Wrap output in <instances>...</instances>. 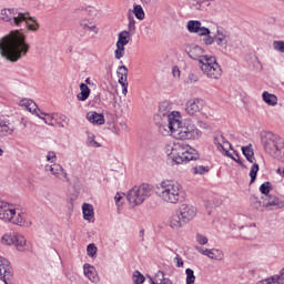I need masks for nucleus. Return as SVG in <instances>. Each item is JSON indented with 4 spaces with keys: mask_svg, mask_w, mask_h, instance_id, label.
<instances>
[{
    "mask_svg": "<svg viewBox=\"0 0 284 284\" xmlns=\"http://www.w3.org/2000/svg\"><path fill=\"white\" fill-rule=\"evenodd\" d=\"M30 51V44L26 43V36L16 31L4 37L0 42V52L7 61L17 63Z\"/></svg>",
    "mask_w": 284,
    "mask_h": 284,
    "instance_id": "nucleus-1",
    "label": "nucleus"
},
{
    "mask_svg": "<svg viewBox=\"0 0 284 284\" xmlns=\"http://www.w3.org/2000/svg\"><path fill=\"white\" fill-rule=\"evenodd\" d=\"M184 52H186L193 61H199L201 70L207 79H221L223 71L221 70L219 62H216V58L203 55L205 50H203L199 44H185Z\"/></svg>",
    "mask_w": 284,
    "mask_h": 284,
    "instance_id": "nucleus-2",
    "label": "nucleus"
},
{
    "mask_svg": "<svg viewBox=\"0 0 284 284\" xmlns=\"http://www.w3.org/2000/svg\"><path fill=\"white\" fill-rule=\"evenodd\" d=\"M165 119L168 121V128L175 139H179L180 141H190L201 136V131L196 129V125L192 124L190 121L182 123L174 112L169 113Z\"/></svg>",
    "mask_w": 284,
    "mask_h": 284,
    "instance_id": "nucleus-3",
    "label": "nucleus"
},
{
    "mask_svg": "<svg viewBox=\"0 0 284 284\" xmlns=\"http://www.w3.org/2000/svg\"><path fill=\"white\" fill-rule=\"evenodd\" d=\"M1 21L10 23V26H17L20 28L21 23H26L28 30L37 32L39 30V23L37 18L30 17V12H21L19 9H2L0 12Z\"/></svg>",
    "mask_w": 284,
    "mask_h": 284,
    "instance_id": "nucleus-4",
    "label": "nucleus"
},
{
    "mask_svg": "<svg viewBox=\"0 0 284 284\" xmlns=\"http://www.w3.org/2000/svg\"><path fill=\"white\" fill-rule=\"evenodd\" d=\"M155 194L159 196V199H161V201L164 203H170L171 205L181 203L185 196L181 184L170 180L162 181L156 187Z\"/></svg>",
    "mask_w": 284,
    "mask_h": 284,
    "instance_id": "nucleus-5",
    "label": "nucleus"
},
{
    "mask_svg": "<svg viewBox=\"0 0 284 284\" xmlns=\"http://www.w3.org/2000/svg\"><path fill=\"white\" fill-rule=\"evenodd\" d=\"M169 159L172 161V165H183V163H190V161H199V151L185 143H174L168 153Z\"/></svg>",
    "mask_w": 284,
    "mask_h": 284,
    "instance_id": "nucleus-6",
    "label": "nucleus"
},
{
    "mask_svg": "<svg viewBox=\"0 0 284 284\" xmlns=\"http://www.w3.org/2000/svg\"><path fill=\"white\" fill-rule=\"evenodd\" d=\"M26 216V211L17 209L14 204L0 200V221H4V223H12L20 227H26V225H28Z\"/></svg>",
    "mask_w": 284,
    "mask_h": 284,
    "instance_id": "nucleus-7",
    "label": "nucleus"
},
{
    "mask_svg": "<svg viewBox=\"0 0 284 284\" xmlns=\"http://www.w3.org/2000/svg\"><path fill=\"white\" fill-rule=\"evenodd\" d=\"M196 216V207L190 204H182L179 211L170 219V227L172 230H179L183 225H187L192 219Z\"/></svg>",
    "mask_w": 284,
    "mask_h": 284,
    "instance_id": "nucleus-8",
    "label": "nucleus"
},
{
    "mask_svg": "<svg viewBox=\"0 0 284 284\" xmlns=\"http://www.w3.org/2000/svg\"><path fill=\"white\" fill-rule=\"evenodd\" d=\"M262 145L266 154L276 159L284 148L283 138L274 134L273 132H264L261 135Z\"/></svg>",
    "mask_w": 284,
    "mask_h": 284,
    "instance_id": "nucleus-9",
    "label": "nucleus"
},
{
    "mask_svg": "<svg viewBox=\"0 0 284 284\" xmlns=\"http://www.w3.org/2000/svg\"><path fill=\"white\" fill-rule=\"evenodd\" d=\"M152 196V186L150 184H141L140 186H134L131 189L128 194L126 199L130 205H141L145 199H150Z\"/></svg>",
    "mask_w": 284,
    "mask_h": 284,
    "instance_id": "nucleus-10",
    "label": "nucleus"
},
{
    "mask_svg": "<svg viewBox=\"0 0 284 284\" xmlns=\"http://www.w3.org/2000/svg\"><path fill=\"white\" fill-rule=\"evenodd\" d=\"M23 105L27 108V110H29V112L37 114L39 119H43L47 125H51L52 128H54V113L50 114L42 112L41 109L37 108V103L32 100H27L26 102H23Z\"/></svg>",
    "mask_w": 284,
    "mask_h": 284,
    "instance_id": "nucleus-11",
    "label": "nucleus"
},
{
    "mask_svg": "<svg viewBox=\"0 0 284 284\" xmlns=\"http://www.w3.org/2000/svg\"><path fill=\"white\" fill-rule=\"evenodd\" d=\"M263 201V207L267 212H272L274 210H283L284 207V201L276 196V195H267V196H262Z\"/></svg>",
    "mask_w": 284,
    "mask_h": 284,
    "instance_id": "nucleus-12",
    "label": "nucleus"
},
{
    "mask_svg": "<svg viewBox=\"0 0 284 284\" xmlns=\"http://www.w3.org/2000/svg\"><path fill=\"white\" fill-rule=\"evenodd\" d=\"M186 30H189L191 34H197L199 37L211 34L210 29L207 27H203V23L199 20H190L186 24Z\"/></svg>",
    "mask_w": 284,
    "mask_h": 284,
    "instance_id": "nucleus-13",
    "label": "nucleus"
},
{
    "mask_svg": "<svg viewBox=\"0 0 284 284\" xmlns=\"http://www.w3.org/2000/svg\"><path fill=\"white\" fill-rule=\"evenodd\" d=\"M45 172H51L55 179H60V181H65V183H69L70 185V178H68V172H65V169L61 166V164L53 163L51 165L47 164L44 166Z\"/></svg>",
    "mask_w": 284,
    "mask_h": 284,
    "instance_id": "nucleus-14",
    "label": "nucleus"
},
{
    "mask_svg": "<svg viewBox=\"0 0 284 284\" xmlns=\"http://www.w3.org/2000/svg\"><path fill=\"white\" fill-rule=\"evenodd\" d=\"M204 105L205 102L202 99L193 98L186 102L185 112L190 116H195V114H199L203 110Z\"/></svg>",
    "mask_w": 284,
    "mask_h": 284,
    "instance_id": "nucleus-15",
    "label": "nucleus"
},
{
    "mask_svg": "<svg viewBox=\"0 0 284 284\" xmlns=\"http://www.w3.org/2000/svg\"><path fill=\"white\" fill-rule=\"evenodd\" d=\"M214 37L216 45H227L230 41V32L223 29V27H217Z\"/></svg>",
    "mask_w": 284,
    "mask_h": 284,
    "instance_id": "nucleus-16",
    "label": "nucleus"
},
{
    "mask_svg": "<svg viewBox=\"0 0 284 284\" xmlns=\"http://www.w3.org/2000/svg\"><path fill=\"white\" fill-rule=\"evenodd\" d=\"M14 134V125L6 118L0 116V136H10Z\"/></svg>",
    "mask_w": 284,
    "mask_h": 284,
    "instance_id": "nucleus-17",
    "label": "nucleus"
},
{
    "mask_svg": "<svg viewBox=\"0 0 284 284\" xmlns=\"http://www.w3.org/2000/svg\"><path fill=\"white\" fill-rule=\"evenodd\" d=\"M87 119L93 125H104L105 124V116L103 115V113H98L97 111L88 112Z\"/></svg>",
    "mask_w": 284,
    "mask_h": 284,
    "instance_id": "nucleus-18",
    "label": "nucleus"
},
{
    "mask_svg": "<svg viewBox=\"0 0 284 284\" xmlns=\"http://www.w3.org/2000/svg\"><path fill=\"white\" fill-rule=\"evenodd\" d=\"M213 143L214 145H216L219 152H221V150H223L226 145H229L230 150H234V148L232 146V143H230V141H227V139H225V136L221 133H215L214 138H213Z\"/></svg>",
    "mask_w": 284,
    "mask_h": 284,
    "instance_id": "nucleus-19",
    "label": "nucleus"
},
{
    "mask_svg": "<svg viewBox=\"0 0 284 284\" xmlns=\"http://www.w3.org/2000/svg\"><path fill=\"white\" fill-rule=\"evenodd\" d=\"M70 125V119L61 113H54L53 128H68Z\"/></svg>",
    "mask_w": 284,
    "mask_h": 284,
    "instance_id": "nucleus-20",
    "label": "nucleus"
},
{
    "mask_svg": "<svg viewBox=\"0 0 284 284\" xmlns=\"http://www.w3.org/2000/svg\"><path fill=\"white\" fill-rule=\"evenodd\" d=\"M84 275L91 281L92 283H97L99 281V274L97 273V268L90 264H84L83 266Z\"/></svg>",
    "mask_w": 284,
    "mask_h": 284,
    "instance_id": "nucleus-21",
    "label": "nucleus"
},
{
    "mask_svg": "<svg viewBox=\"0 0 284 284\" xmlns=\"http://www.w3.org/2000/svg\"><path fill=\"white\" fill-rule=\"evenodd\" d=\"M82 214L84 221H92L94 219V206L89 203H84L82 205Z\"/></svg>",
    "mask_w": 284,
    "mask_h": 284,
    "instance_id": "nucleus-22",
    "label": "nucleus"
},
{
    "mask_svg": "<svg viewBox=\"0 0 284 284\" xmlns=\"http://www.w3.org/2000/svg\"><path fill=\"white\" fill-rule=\"evenodd\" d=\"M78 101H88L90 98V87L85 83L80 84V93H78Z\"/></svg>",
    "mask_w": 284,
    "mask_h": 284,
    "instance_id": "nucleus-23",
    "label": "nucleus"
},
{
    "mask_svg": "<svg viewBox=\"0 0 284 284\" xmlns=\"http://www.w3.org/2000/svg\"><path fill=\"white\" fill-rule=\"evenodd\" d=\"M242 154L245 156V159H246V161H248V163H254V161L256 160L254 158V149H252V144L242 146Z\"/></svg>",
    "mask_w": 284,
    "mask_h": 284,
    "instance_id": "nucleus-24",
    "label": "nucleus"
},
{
    "mask_svg": "<svg viewBox=\"0 0 284 284\" xmlns=\"http://www.w3.org/2000/svg\"><path fill=\"white\" fill-rule=\"evenodd\" d=\"M128 43H130V31H121L118 36L116 44L125 47Z\"/></svg>",
    "mask_w": 284,
    "mask_h": 284,
    "instance_id": "nucleus-25",
    "label": "nucleus"
},
{
    "mask_svg": "<svg viewBox=\"0 0 284 284\" xmlns=\"http://www.w3.org/2000/svg\"><path fill=\"white\" fill-rule=\"evenodd\" d=\"M262 98L263 101L267 103V105H276V103H278V98L267 91L263 92Z\"/></svg>",
    "mask_w": 284,
    "mask_h": 284,
    "instance_id": "nucleus-26",
    "label": "nucleus"
},
{
    "mask_svg": "<svg viewBox=\"0 0 284 284\" xmlns=\"http://www.w3.org/2000/svg\"><path fill=\"white\" fill-rule=\"evenodd\" d=\"M13 245L17 247L19 252H23V247H26V237L16 234V237L13 239Z\"/></svg>",
    "mask_w": 284,
    "mask_h": 284,
    "instance_id": "nucleus-27",
    "label": "nucleus"
},
{
    "mask_svg": "<svg viewBox=\"0 0 284 284\" xmlns=\"http://www.w3.org/2000/svg\"><path fill=\"white\" fill-rule=\"evenodd\" d=\"M250 201L254 210H260V212H265V207H263V202L258 199V196L251 195Z\"/></svg>",
    "mask_w": 284,
    "mask_h": 284,
    "instance_id": "nucleus-28",
    "label": "nucleus"
},
{
    "mask_svg": "<svg viewBox=\"0 0 284 284\" xmlns=\"http://www.w3.org/2000/svg\"><path fill=\"white\" fill-rule=\"evenodd\" d=\"M154 278L158 284H174L170 278L165 277V273L163 271H158Z\"/></svg>",
    "mask_w": 284,
    "mask_h": 284,
    "instance_id": "nucleus-29",
    "label": "nucleus"
},
{
    "mask_svg": "<svg viewBox=\"0 0 284 284\" xmlns=\"http://www.w3.org/2000/svg\"><path fill=\"white\" fill-rule=\"evenodd\" d=\"M209 258H212L213 261H223V251L219 248L209 250Z\"/></svg>",
    "mask_w": 284,
    "mask_h": 284,
    "instance_id": "nucleus-30",
    "label": "nucleus"
},
{
    "mask_svg": "<svg viewBox=\"0 0 284 284\" xmlns=\"http://www.w3.org/2000/svg\"><path fill=\"white\" fill-rule=\"evenodd\" d=\"M80 28H82V30H89L90 32H94L95 34H99V30H97V26L89 23L85 20L80 21Z\"/></svg>",
    "mask_w": 284,
    "mask_h": 284,
    "instance_id": "nucleus-31",
    "label": "nucleus"
},
{
    "mask_svg": "<svg viewBox=\"0 0 284 284\" xmlns=\"http://www.w3.org/2000/svg\"><path fill=\"white\" fill-rule=\"evenodd\" d=\"M133 14H135L139 21H143V19H145V11H143V7H141V4H135L133 7Z\"/></svg>",
    "mask_w": 284,
    "mask_h": 284,
    "instance_id": "nucleus-32",
    "label": "nucleus"
},
{
    "mask_svg": "<svg viewBox=\"0 0 284 284\" xmlns=\"http://www.w3.org/2000/svg\"><path fill=\"white\" fill-rule=\"evenodd\" d=\"M273 187H272V182H264L263 184H261L260 186V192L261 194H264V196H270V192H272Z\"/></svg>",
    "mask_w": 284,
    "mask_h": 284,
    "instance_id": "nucleus-33",
    "label": "nucleus"
},
{
    "mask_svg": "<svg viewBox=\"0 0 284 284\" xmlns=\"http://www.w3.org/2000/svg\"><path fill=\"white\" fill-rule=\"evenodd\" d=\"M258 164L257 163H254L251 168V171H250V174L248 176L251 178V181H250V184L252 185V183H254L256 181V176L258 174Z\"/></svg>",
    "mask_w": 284,
    "mask_h": 284,
    "instance_id": "nucleus-34",
    "label": "nucleus"
},
{
    "mask_svg": "<svg viewBox=\"0 0 284 284\" xmlns=\"http://www.w3.org/2000/svg\"><path fill=\"white\" fill-rule=\"evenodd\" d=\"M271 281H273V284H284V267L278 274L271 276Z\"/></svg>",
    "mask_w": 284,
    "mask_h": 284,
    "instance_id": "nucleus-35",
    "label": "nucleus"
},
{
    "mask_svg": "<svg viewBox=\"0 0 284 284\" xmlns=\"http://www.w3.org/2000/svg\"><path fill=\"white\" fill-rule=\"evenodd\" d=\"M207 172H210V166H205V165H195L193 168V174H207Z\"/></svg>",
    "mask_w": 284,
    "mask_h": 284,
    "instance_id": "nucleus-36",
    "label": "nucleus"
},
{
    "mask_svg": "<svg viewBox=\"0 0 284 284\" xmlns=\"http://www.w3.org/2000/svg\"><path fill=\"white\" fill-rule=\"evenodd\" d=\"M116 50L114 51L115 59H123L125 57V47L122 44H115Z\"/></svg>",
    "mask_w": 284,
    "mask_h": 284,
    "instance_id": "nucleus-37",
    "label": "nucleus"
},
{
    "mask_svg": "<svg viewBox=\"0 0 284 284\" xmlns=\"http://www.w3.org/2000/svg\"><path fill=\"white\" fill-rule=\"evenodd\" d=\"M185 274H186V284H194V282L196 281L194 271L192 268H186Z\"/></svg>",
    "mask_w": 284,
    "mask_h": 284,
    "instance_id": "nucleus-38",
    "label": "nucleus"
},
{
    "mask_svg": "<svg viewBox=\"0 0 284 284\" xmlns=\"http://www.w3.org/2000/svg\"><path fill=\"white\" fill-rule=\"evenodd\" d=\"M204 6H210V1L203 0V1H195L191 4L192 10H203Z\"/></svg>",
    "mask_w": 284,
    "mask_h": 284,
    "instance_id": "nucleus-39",
    "label": "nucleus"
},
{
    "mask_svg": "<svg viewBox=\"0 0 284 284\" xmlns=\"http://www.w3.org/2000/svg\"><path fill=\"white\" fill-rule=\"evenodd\" d=\"M133 283L134 284H143L145 283V276L141 274V272L135 271L133 273Z\"/></svg>",
    "mask_w": 284,
    "mask_h": 284,
    "instance_id": "nucleus-40",
    "label": "nucleus"
},
{
    "mask_svg": "<svg viewBox=\"0 0 284 284\" xmlns=\"http://www.w3.org/2000/svg\"><path fill=\"white\" fill-rule=\"evenodd\" d=\"M97 252H99V248L97 247V245L94 243L89 244L87 246L88 256H90L91 258H94V256H97Z\"/></svg>",
    "mask_w": 284,
    "mask_h": 284,
    "instance_id": "nucleus-41",
    "label": "nucleus"
},
{
    "mask_svg": "<svg viewBox=\"0 0 284 284\" xmlns=\"http://www.w3.org/2000/svg\"><path fill=\"white\" fill-rule=\"evenodd\" d=\"M17 234H13V235H3L2 236V244L3 245H14V239H16Z\"/></svg>",
    "mask_w": 284,
    "mask_h": 284,
    "instance_id": "nucleus-42",
    "label": "nucleus"
},
{
    "mask_svg": "<svg viewBox=\"0 0 284 284\" xmlns=\"http://www.w3.org/2000/svg\"><path fill=\"white\" fill-rule=\"evenodd\" d=\"M116 74H118V79H128V67L125 65H120L118 68V71H116Z\"/></svg>",
    "mask_w": 284,
    "mask_h": 284,
    "instance_id": "nucleus-43",
    "label": "nucleus"
},
{
    "mask_svg": "<svg viewBox=\"0 0 284 284\" xmlns=\"http://www.w3.org/2000/svg\"><path fill=\"white\" fill-rule=\"evenodd\" d=\"M128 19H129L128 30L130 34V32H134L136 30V21L134 20V16L132 14H129Z\"/></svg>",
    "mask_w": 284,
    "mask_h": 284,
    "instance_id": "nucleus-44",
    "label": "nucleus"
},
{
    "mask_svg": "<svg viewBox=\"0 0 284 284\" xmlns=\"http://www.w3.org/2000/svg\"><path fill=\"white\" fill-rule=\"evenodd\" d=\"M273 48L277 52L284 53V41L283 40H277L273 42Z\"/></svg>",
    "mask_w": 284,
    "mask_h": 284,
    "instance_id": "nucleus-45",
    "label": "nucleus"
},
{
    "mask_svg": "<svg viewBox=\"0 0 284 284\" xmlns=\"http://www.w3.org/2000/svg\"><path fill=\"white\" fill-rule=\"evenodd\" d=\"M205 38L203 39V43L205 45H212L213 43H216V39H215V36H210V34H206L204 36Z\"/></svg>",
    "mask_w": 284,
    "mask_h": 284,
    "instance_id": "nucleus-46",
    "label": "nucleus"
},
{
    "mask_svg": "<svg viewBox=\"0 0 284 284\" xmlns=\"http://www.w3.org/2000/svg\"><path fill=\"white\" fill-rule=\"evenodd\" d=\"M173 263H175L176 267H183V265H184L183 257H181V255L176 254V256L173 258Z\"/></svg>",
    "mask_w": 284,
    "mask_h": 284,
    "instance_id": "nucleus-47",
    "label": "nucleus"
},
{
    "mask_svg": "<svg viewBox=\"0 0 284 284\" xmlns=\"http://www.w3.org/2000/svg\"><path fill=\"white\" fill-rule=\"evenodd\" d=\"M196 241L200 245H207V237L204 235L197 234Z\"/></svg>",
    "mask_w": 284,
    "mask_h": 284,
    "instance_id": "nucleus-48",
    "label": "nucleus"
},
{
    "mask_svg": "<svg viewBox=\"0 0 284 284\" xmlns=\"http://www.w3.org/2000/svg\"><path fill=\"white\" fill-rule=\"evenodd\" d=\"M88 145H90V148H101V144L97 142L93 136L88 138Z\"/></svg>",
    "mask_w": 284,
    "mask_h": 284,
    "instance_id": "nucleus-49",
    "label": "nucleus"
},
{
    "mask_svg": "<svg viewBox=\"0 0 284 284\" xmlns=\"http://www.w3.org/2000/svg\"><path fill=\"white\" fill-rule=\"evenodd\" d=\"M199 81V75L190 73L186 80V83H196Z\"/></svg>",
    "mask_w": 284,
    "mask_h": 284,
    "instance_id": "nucleus-50",
    "label": "nucleus"
},
{
    "mask_svg": "<svg viewBox=\"0 0 284 284\" xmlns=\"http://www.w3.org/2000/svg\"><path fill=\"white\" fill-rule=\"evenodd\" d=\"M221 152H223L224 156L232 159V161H236V158L232 153H230V151H227L225 146L223 149H221Z\"/></svg>",
    "mask_w": 284,
    "mask_h": 284,
    "instance_id": "nucleus-51",
    "label": "nucleus"
},
{
    "mask_svg": "<svg viewBox=\"0 0 284 284\" xmlns=\"http://www.w3.org/2000/svg\"><path fill=\"white\" fill-rule=\"evenodd\" d=\"M54 159H57V153H54V151H49L47 155V161H51V163H54Z\"/></svg>",
    "mask_w": 284,
    "mask_h": 284,
    "instance_id": "nucleus-52",
    "label": "nucleus"
},
{
    "mask_svg": "<svg viewBox=\"0 0 284 284\" xmlns=\"http://www.w3.org/2000/svg\"><path fill=\"white\" fill-rule=\"evenodd\" d=\"M197 251L200 254H203V256H210V248L203 250V247H197Z\"/></svg>",
    "mask_w": 284,
    "mask_h": 284,
    "instance_id": "nucleus-53",
    "label": "nucleus"
},
{
    "mask_svg": "<svg viewBox=\"0 0 284 284\" xmlns=\"http://www.w3.org/2000/svg\"><path fill=\"white\" fill-rule=\"evenodd\" d=\"M256 284H274V282L272 281V277H267L265 280L258 281Z\"/></svg>",
    "mask_w": 284,
    "mask_h": 284,
    "instance_id": "nucleus-54",
    "label": "nucleus"
},
{
    "mask_svg": "<svg viewBox=\"0 0 284 284\" xmlns=\"http://www.w3.org/2000/svg\"><path fill=\"white\" fill-rule=\"evenodd\" d=\"M118 82L121 87L128 85V78L120 77L118 78Z\"/></svg>",
    "mask_w": 284,
    "mask_h": 284,
    "instance_id": "nucleus-55",
    "label": "nucleus"
},
{
    "mask_svg": "<svg viewBox=\"0 0 284 284\" xmlns=\"http://www.w3.org/2000/svg\"><path fill=\"white\" fill-rule=\"evenodd\" d=\"M235 163H239V165H241L242 168H245V164H243V161H241V158H235Z\"/></svg>",
    "mask_w": 284,
    "mask_h": 284,
    "instance_id": "nucleus-56",
    "label": "nucleus"
},
{
    "mask_svg": "<svg viewBox=\"0 0 284 284\" xmlns=\"http://www.w3.org/2000/svg\"><path fill=\"white\" fill-rule=\"evenodd\" d=\"M114 199H115L116 205H119V201H121V199H123V196H121V194L116 193Z\"/></svg>",
    "mask_w": 284,
    "mask_h": 284,
    "instance_id": "nucleus-57",
    "label": "nucleus"
},
{
    "mask_svg": "<svg viewBox=\"0 0 284 284\" xmlns=\"http://www.w3.org/2000/svg\"><path fill=\"white\" fill-rule=\"evenodd\" d=\"M176 74H181V71L179 70V68L174 67L173 68V77H176Z\"/></svg>",
    "mask_w": 284,
    "mask_h": 284,
    "instance_id": "nucleus-58",
    "label": "nucleus"
},
{
    "mask_svg": "<svg viewBox=\"0 0 284 284\" xmlns=\"http://www.w3.org/2000/svg\"><path fill=\"white\" fill-rule=\"evenodd\" d=\"M139 236H140V239H142V241H145L143 239V236H145V230H141L140 233H139Z\"/></svg>",
    "mask_w": 284,
    "mask_h": 284,
    "instance_id": "nucleus-59",
    "label": "nucleus"
},
{
    "mask_svg": "<svg viewBox=\"0 0 284 284\" xmlns=\"http://www.w3.org/2000/svg\"><path fill=\"white\" fill-rule=\"evenodd\" d=\"M122 94H128V85L122 87Z\"/></svg>",
    "mask_w": 284,
    "mask_h": 284,
    "instance_id": "nucleus-60",
    "label": "nucleus"
},
{
    "mask_svg": "<svg viewBox=\"0 0 284 284\" xmlns=\"http://www.w3.org/2000/svg\"><path fill=\"white\" fill-rule=\"evenodd\" d=\"M149 281H150L151 284H158L155 277L154 278L153 277H149Z\"/></svg>",
    "mask_w": 284,
    "mask_h": 284,
    "instance_id": "nucleus-61",
    "label": "nucleus"
},
{
    "mask_svg": "<svg viewBox=\"0 0 284 284\" xmlns=\"http://www.w3.org/2000/svg\"><path fill=\"white\" fill-rule=\"evenodd\" d=\"M200 128H207V123L200 122Z\"/></svg>",
    "mask_w": 284,
    "mask_h": 284,
    "instance_id": "nucleus-62",
    "label": "nucleus"
},
{
    "mask_svg": "<svg viewBox=\"0 0 284 284\" xmlns=\"http://www.w3.org/2000/svg\"><path fill=\"white\" fill-rule=\"evenodd\" d=\"M277 172L284 176V169H277Z\"/></svg>",
    "mask_w": 284,
    "mask_h": 284,
    "instance_id": "nucleus-63",
    "label": "nucleus"
},
{
    "mask_svg": "<svg viewBox=\"0 0 284 284\" xmlns=\"http://www.w3.org/2000/svg\"><path fill=\"white\" fill-rule=\"evenodd\" d=\"M152 0H141L142 3H150Z\"/></svg>",
    "mask_w": 284,
    "mask_h": 284,
    "instance_id": "nucleus-64",
    "label": "nucleus"
}]
</instances>
